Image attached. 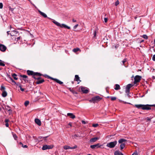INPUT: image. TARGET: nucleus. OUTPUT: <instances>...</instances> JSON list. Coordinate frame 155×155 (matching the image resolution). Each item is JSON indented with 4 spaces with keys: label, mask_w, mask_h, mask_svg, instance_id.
Returning <instances> with one entry per match:
<instances>
[{
    "label": "nucleus",
    "mask_w": 155,
    "mask_h": 155,
    "mask_svg": "<svg viewBox=\"0 0 155 155\" xmlns=\"http://www.w3.org/2000/svg\"><path fill=\"white\" fill-rule=\"evenodd\" d=\"M101 99V98L99 96H97L92 97L91 99L89 100V101L90 103H95L96 102L99 101Z\"/></svg>",
    "instance_id": "1"
},
{
    "label": "nucleus",
    "mask_w": 155,
    "mask_h": 155,
    "mask_svg": "<svg viewBox=\"0 0 155 155\" xmlns=\"http://www.w3.org/2000/svg\"><path fill=\"white\" fill-rule=\"evenodd\" d=\"M27 73L28 75L34 76V75H38L40 76L42 75V74L40 73L34 72L33 71L29 70L27 71Z\"/></svg>",
    "instance_id": "2"
},
{
    "label": "nucleus",
    "mask_w": 155,
    "mask_h": 155,
    "mask_svg": "<svg viewBox=\"0 0 155 155\" xmlns=\"http://www.w3.org/2000/svg\"><path fill=\"white\" fill-rule=\"evenodd\" d=\"M117 143V141L115 140L113 142H111L109 143H108L106 146L110 148H113L115 147Z\"/></svg>",
    "instance_id": "3"
},
{
    "label": "nucleus",
    "mask_w": 155,
    "mask_h": 155,
    "mask_svg": "<svg viewBox=\"0 0 155 155\" xmlns=\"http://www.w3.org/2000/svg\"><path fill=\"white\" fill-rule=\"evenodd\" d=\"M150 107H155V104L149 105L146 104L143 105L142 109L143 110H150L151 109Z\"/></svg>",
    "instance_id": "4"
},
{
    "label": "nucleus",
    "mask_w": 155,
    "mask_h": 155,
    "mask_svg": "<svg viewBox=\"0 0 155 155\" xmlns=\"http://www.w3.org/2000/svg\"><path fill=\"white\" fill-rule=\"evenodd\" d=\"M141 78L142 77L141 76L138 75H136L134 78V84H136L137 83L139 82L141 80Z\"/></svg>",
    "instance_id": "5"
},
{
    "label": "nucleus",
    "mask_w": 155,
    "mask_h": 155,
    "mask_svg": "<svg viewBox=\"0 0 155 155\" xmlns=\"http://www.w3.org/2000/svg\"><path fill=\"white\" fill-rule=\"evenodd\" d=\"M133 85L132 84H127L125 88V92L130 93V89Z\"/></svg>",
    "instance_id": "6"
},
{
    "label": "nucleus",
    "mask_w": 155,
    "mask_h": 155,
    "mask_svg": "<svg viewBox=\"0 0 155 155\" xmlns=\"http://www.w3.org/2000/svg\"><path fill=\"white\" fill-rule=\"evenodd\" d=\"M102 145H100L99 143H98L96 144L92 145L90 146V147L92 149L98 148L101 147Z\"/></svg>",
    "instance_id": "7"
},
{
    "label": "nucleus",
    "mask_w": 155,
    "mask_h": 155,
    "mask_svg": "<svg viewBox=\"0 0 155 155\" xmlns=\"http://www.w3.org/2000/svg\"><path fill=\"white\" fill-rule=\"evenodd\" d=\"M7 48L6 47L3 45L0 44V50L2 52L5 51Z\"/></svg>",
    "instance_id": "8"
},
{
    "label": "nucleus",
    "mask_w": 155,
    "mask_h": 155,
    "mask_svg": "<svg viewBox=\"0 0 155 155\" xmlns=\"http://www.w3.org/2000/svg\"><path fill=\"white\" fill-rule=\"evenodd\" d=\"M81 91L83 92V93L84 94H87L88 92V90L87 89H85V87L81 86Z\"/></svg>",
    "instance_id": "9"
},
{
    "label": "nucleus",
    "mask_w": 155,
    "mask_h": 155,
    "mask_svg": "<svg viewBox=\"0 0 155 155\" xmlns=\"http://www.w3.org/2000/svg\"><path fill=\"white\" fill-rule=\"evenodd\" d=\"M38 12H39V13L43 17H44V18H47V15L45 14L44 12H42L41 11H40V10H38ZM48 18L49 19H51V18L48 17Z\"/></svg>",
    "instance_id": "10"
},
{
    "label": "nucleus",
    "mask_w": 155,
    "mask_h": 155,
    "mask_svg": "<svg viewBox=\"0 0 155 155\" xmlns=\"http://www.w3.org/2000/svg\"><path fill=\"white\" fill-rule=\"evenodd\" d=\"M10 108L11 107L8 106H6L5 107V109L8 111L9 114L12 113V110H11Z\"/></svg>",
    "instance_id": "11"
},
{
    "label": "nucleus",
    "mask_w": 155,
    "mask_h": 155,
    "mask_svg": "<svg viewBox=\"0 0 155 155\" xmlns=\"http://www.w3.org/2000/svg\"><path fill=\"white\" fill-rule=\"evenodd\" d=\"M35 123L37 124L38 125L40 126L41 125V122L40 120L38 119H35Z\"/></svg>",
    "instance_id": "12"
},
{
    "label": "nucleus",
    "mask_w": 155,
    "mask_h": 155,
    "mask_svg": "<svg viewBox=\"0 0 155 155\" xmlns=\"http://www.w3.org/2000/svg\"><path fill=\"white\" fill-rule=\"evenodd\" d=\"M99 139V138L97 137H95L91 138L90 140V141L91 142H96L97 140Z\"/></svg>",
    "instance_id": "13"
},
{
    "label": "nucleus",
    "mask_w": 155,
    "mask_h": 155,
    "mask_svg": "<svg viewBox=\"0 0 155 155\" xmlns=\"http://www.w3.org/2000/svg\"><path fill=\"white\" fill-rule=\"evenodd\" d=\"M59 27H60L61 28H67L68 29H70L71 28L70 27L64 24H62L61 25V26H60Z\"/></svg>",
    "instance_id": "14"
},
{
    "label": "nucleus",
    "mask_w": 155,
    "mask_h": 155,
    "mask_svg": "<svg viewBox=\"0 0 155 155\" xmlns=\"http://www.w3.org/2000/svg\"><path fill=\"white\" fill-rule=\"evenodd\" d=\"M67 116H69L70 118L72 119H74L75 118V116L72 113H68L67 114Z\"/></svg>",
    "instance_id": "15"
},
{
    "label": "nucleus",
    "mask_w": 155,
    "mask_h": 155,
    "mask_svg": "<svg viewBox=\"0 0 155 155\" xmlns=\"http://www.w3.org/2000/svg\"><path fill=\"white\" fill-rule=\"evenodd\" d=\"M143 104H135L134 106L137 108L138 109H142Z\"/></svg>",
    "instance_id": "16"
},
{
    "label": "nucleus",
    "mask_w": 155,
    "mask_h": 155,
    "mask_svg": "<svg viewBox=\"0 0 155 155\" xmlns=\"http://www.w3.org/2000/svg\"><path fill=\"white\" fill-rule=\"evenodd\" d=\"M127 141L126 140L124 139H120L118 141V143H123Z\"/></svg>",
    "instance_id": "17"
},
{
    "label": "nucleus",
    "mask_w": 155,
    "mask_h": 155,
    "mask_svg": "<svg viewBox=\"0 0 155 155\" xmlns=\"http://www.w3.org/2000/svg\"><path fill=\"white\" fill-rule=\"evenodd\" d=\"M114 155H124L122 153L119 151H116L115 152Z\"/></svg>",
    "instance_id": "18"
},
{
    "label": "nucleus",
    "mask_w": 155,
    "mask_h": 155,
    "mask_svg": "<svg viewBox=\"0 0 155 155\" xmlns=\"http://www.w3.org/2000/svg\"><path fill=\"white\" fill-rule=\"evenodd\" d=\"M45 76L46 78H48L51 79V80L55 81V82L56 81V80H57V79H56V78H53L50 77V76H49L48 75H45Z\"/></svg>",
    "instance_id": "19"
},
{
    "label": "nucleus",
    "mask_w": 155,
    "mask_h": 155,
    "mask_svg": "<svg viewBox=\"0 0 155 155\" xmlns=\"http://www.w3.org/2000/svg\"><path fill=\"white\" fill-rule=\"evenodd\" d=\"M115 87L114 88L116 90H118L120 89V86L118 84H115Z\"/></svg>",
    "instance_id": "20"
},
{
    "label": "nucleus",
    "mask_w": 155,
    "mask_h": 155,
    "mask_svg": "<svg viewBox=\"0 0 155 155\" xmlns=\"http://www.w3.org/2000/svg\"><path fill=\"white\" fill-rule=\"evenodd\" d=\"M80 78L79 77L78 75H76L75 76V78L74 81H81L79 80Z\"/></svg>",
    "instance_id": "21"
},
{
    "label": "nucleus",
    "mask_w": 155,
    "mask_h": 155,
    "mask_svg": "<svg viewBox=\"0 0 155 155\" xmlns=\"http://www.w3.org/2000/svg\"><path fill=\"white\" fill-rule=\"evenodd\" d=\"M53 21H52V22L54 23L55 25H56L57 26H58L59 27L60 26H61V24L59 23V22L56 21L55 20H53Z\"/></svg>",
    "instance_id": "22"
},
{
    "label": "nucleus",
    "mask_w": 155,
    "mask_h": 155,
    "mask_svg": "<svg viewBox=\"0 0 155 155\" xmlns=\"http://www.w3.org/2000/svg\"><path fill=\"white\" fill-rule=\"evenodd\" d=\"M68 89L73 94H77L78 93L75 91L73 90L71 88H68Z\"/></svg>",
    "instance_id": "23"
},
{
    "label": "nucleus",
    "mask_w": 155,
    "mask_h": 155,
    "mask_svg": "<svg viewBox=\"0 0 155 155\" xmlns=\"http://www.w3.org/2000/svg\"><path fill=\"white\" fill-rule=\"evenodd\" d=\"M44 81L45 80H44V79H42L41 80H38V81H36V83L37 84H39L44 82Z\"/></svg>",
    "instance_id": "24"
},
{
    "label": "nucleus",
    "mask_w": 155,
    "mask_h": 155,
    "mask_svg": "<svg viewBox=\"0 0 155 155\" xmlns=\"http://www.w3.org/2000/svg\"><path fill=\"white\" fill-rule=\"evenodd\" d=\"M7 95V93L6 91H4L2 92V96L3 97H5Z\"/></svg>",
    "instance_id": "25"
},
{
    "label": "nucleus",
    "mask_w": 155,
    "mask_h": 155,
    "mask_svg": "<svg viewBox=\"0 0 155 155\" xmlns=\"http://www.w3.org/2000/svg\"><path fill=\"white\" fill-rule=\"evenodd\" d=\"M42 149L43 150H45L48 149V145H45L43 146Z\"/></svg>",
    "instance_id": "26"
},
{
    "label": "nucleus",
    "mask_w": 155,
    "mask_h": 155,
    "mask_svg": "<svg viewBox=\"0 0 155 155\" xmlns=\"http://www.w3.org/2000/svg\"><path fill=\"white\" fill-rule=\"evenodd\" d=\"M71 147L67 146V145H65L63 147V148L65 150H68V149H71Z\"/></svg>",
    "instance_id": "27"
},
{
    "label": "nucleus",
    "mask_w": 155,
    "mask_h": 155,
    "mask_svg": "<svg viewBox=\"0 0 155 155\" xmlns=\"http://www.w3.org/2000/svg\"><path fill=\"white\" fill-rule=\"evenodd\" d=\"M9 79H10V81H11L12 83H14V85H15L16 84V82L12 78L10 77L9 78Z\"/></svg>",
    "instance_id": "28"
},
{
    "label": "nucleus",
    "mask_w": 155,
    "mask_h": 155,
    "mask_svg": "<svg viewBox=\"0 0 155 155\" xmlns=\"http://www.w3.org/2000/svg\"><path fill=\"white\" fill-rule=\"evenodd\" d=\"M12 76L13 77L14 79L15 80H17L18 78H16V77L17 76V75L15 73H14L12 75Z\"/></svg>",
    "instance_id": "29"
},
{
    "label": "nucleus",
    "mask_w": 155,
    "mask_h": 155,
    "mask_svg": "<svg viewBox=\"0 0 155 155\" xmlns=\"http://www.w3.org/2000/svg\"><path fill=\"white\" fill-rule=\"evenodd\" d=\"M135 12L137 13H139L140 12V9L139 8H135L134 9Z\"/></svg>",
    "instance_id": "30"
},
{
    "label": "nucleus",
    "mask_w": 155,
    "mask_h": 155,
    "mask_svg": "<svg viewBox=\"0 0 155 155\" xmlns=\"http://www.w3.org/2000/svg\"><path fill=\"white\" fill-rule=\"evenodd\" d=\"M19 144L20 145H21V146L24 148H26L28 147V146H27V145H24L23 143H22L21 142H20L19 143Z\"/></svg>",
    "instance_id": "31"
},
{
    "label": "nucleus",
    "mask_w": 155,
    "mask_h": 155,
    "mask_svg": "<svg viewBox=\"0 0 155 155\" xmlns=\"http://www.w3.org/2000/svg\"><path fill=\"white\" fill-rule=\"evenodd\" d=\"M5 87L3 86V85H2L1 87L0 90L3 92V91H5Z\"/></svg>",
    "instance_id": "32"
},
{
    "label": "nucleus",
    "mask_w": 155,
    "mask_h": 155,
    "mask_svg": "<svg viewBox=\"0 0 155 155\" xmlns=\"http://www.w3.org/2000/svg\"><path fill=\"white\" fill-rule=\"evenodd\" d=\"M54 146L53 145H48V149H52L53 148Z\"/></svg>",
    "instance_id": "33"
},
{
    "label": "nucleus",
    "mask_w": 155,
    "mask_h": 155,
    "mask_svg": "<svg viewBox=\"0 0 155 155\" xmlns=\"http://www.w3.org/2000/svg\"><path fill=\"white\" fill-rule=\"evenodd\" d=\"M124 143H122L120 145V148L121 150H122L125 147Z\"/></svg>",
    "instance_id": "34"
},
{
    "label": "nucleus",
    "mask_w": 155,
    "mask_h": 155,
    "mask_svg": "<svg viewBox=\"0 0 155 155\" xmlns=\"http://www.w3.org/2000/svg\"><path fill=\"white\" fill-rule=\"evenodd\" d=\"M79 50H80V49L79 48H77L74 49L73 50V52H77L78 51H79Z\"/></svg>",
    "instance_id": "35"
},
{
    "label": "nucleus",
    "mask_w": 155,
    "mask_h": 155,
    "mask_svg": "<svg viewBox=\"0 0 155 155\" xmlns=\"http://www.w3.org/2000/svg\"><path fill=\"white\" fill-rule=\"evenodd\" d=\"M56 82L60 84H61L63 83V82H62L59 81V80L58 79H57Z\"/></svg>",
    "instance_id": "36"
},
{
    "label": "nucleus",
    "mask_w": 155,
    "mask_h": 155,
    "mask_svg": "<svg viewBox=\"0 0 155 155\" xmlns=\"http://www.w3.org/2000/svg\"><path fill=\"white\" fill-rule=\"evenodd\" d=\"M20 77L24 78H27L28 77L27 76L25 75H20Z\"/></svg>",
    "instance_id": "37"
},
{
    "label": "nucleus",
    "mask_w": 155,
    "mask_h": 155,
    "mask_svg": "<svg viewBox=\"0 0 155 155\" xmlns=\"http://www.w3.org/2000/svg\"><path fill=\"white\" fill-rule=\"evenodd\" d=\"M80 136L78 134H74L72 136V137L74 138H76L77 137H79Z\"/></svg>",
    "instance_id": "38"
},
{
    "label": "nucleus",
    "mask_w": 155,
    "mask_h": 155,
    "mask_svg": "<svg viewBox=\"0 0 155 155\" xmlns=\"http://www.w3.org/2000/svg\"><path fill=\"white\" fill-rule=\"evenodd\" d=\"M13 137L15 140H17V136L15 134H13Z\"/></svg>",
    "instance_id": "39"
},
{
    "label": "nucleus",
    "mask_w": 155,
    "mask_h": 155,
    "mask_svg": "<svg viewBox=\"0 0 155 155\" xmlns=\"http://www.w3.org/2000/svg\"><path fill=\"white\" fill-rule=\"evenodd\" d=\"M142 37L146 39H147L148 38V37L146 35H143Z\"/></svg>",
    "instance_id": "40"
},
{
    "label": "nucleus",
    "mask_w": 155,
    "mask_h": 155,
    "mask_svg": "<svg viewBox=\"0 0 155 155\" xmlns=\"http://www.w3.org/2000/svg\"><path fill=\"white\" fill-rule=\"evenodd\" d=\"M116 97H111V100L112 101H114L116 100Z\"/></svg>",
    "instance_id": "41"
},
{
    "label": "nucleus",
    "mask_w": 155,
    "mask_h": 155,
    "mask_svg": "<svg viewBox=\"0 0 155 155\" xmlns=\"http://www.w3.org/2000/svg\"><path fill=\"white\" fill-rule=\"evenodd\" d=\"M29 104V102L28 101H26L25 102V106H27Z\"/></svg>",
    "instance_id": "42"
},
{
    "label": "nucleus",
    "mask_w": 155,
    "mask_h": 155,
    "mask_svg": "<svg viewBox=\"0 0 155 155\" xmlns=\"http://www.w3.org/2000/svg\"><path fill=\"white\" fill-rule=\"evenodd\" d=\"M19 87H20V90L22 91H24V89L22 88L21 87V84H19Z\"/></svg>",
    "instance_id": "43"
},
{
    "label": "nucleus",
    "mask_w": 155,
    "mask_h": 155,
    "mask_svg": "<svg viewBox=\"0 0 155 155\" xmlns=\"http://www.w3.org/2000/svg\"><path fill=\"white\" fill-rule=\"evenodd\" d=\"M4 62L3 61V62H0V66H5V64L4 63Z\"/></svg>",
    "instance_id": "44"
},
{
    "label": "nucleus",
    "mask_w": 155,
    "mask_h": 155,
    "mask_svg": "<svg viewBox=\"0 0 155 155\" xmlns=\"http://www.w3.org/2000/svg\"><path fill=\"white\" fill-rule=\"evenodd\" d=\"M47 137H42L41 136H39L38 137V138L41 139L42 138L43 139L45 140V139Z\"/></svg>",
    "instance_id": "45"
},
{
    "label": "nucleus",
    "mask_w": 155,
    "mask_h": 155,
    "mask_svg": "<svg viewBox=\"0 0 155 155\" xmlns=\"http://www.w3.org/2000/svg\"><path fill=\"white\" fill-rule=\"evenodd\" d=\"M127 59H124L122 61V63H123V64L124 65H124L125 63L127 61Z\"/></svg>",
    "instance_id": "46"
},
{
    "label": "nucleus",
    "mask_w": 155,
    "mask_h": 155,
    "mask_svg": "<svg viewBox=\"0 0 155 155\" xmlns=\"http://www.w3.org/2000/svg\"><path fill=\"white\" fill-rule=\"evenodd\" d=\"M119 4V2L118 0H117L115 3V5L116 6H117Z\"/></svg>",
    "instance_id": "47"
},
{
    "label": "nucleus",
    "mask_w": 155,
    "mask_h": 155,
    "mask_svg": "<svg viewBox=\"0 0 155 155\" xmlns=\"http://www.w3.org/2000/svg\"><path fill=\"white\" fill-rule=\"evenodd\" d=\"M32 76V77L35 80L37 79V78L36 77V76H39V75H34V76Z\"/></svg>",
    "instance_id": "48"
},
{
    "label": "nucleus",
    "mask_w": 155,
    "mask_h": 155,
    "mask_svg": "<svg viewBox=\"0 0 155 155\" xmlns=\"http://www.w3.org/2000/svg\"><path fill=\"white\" fill-rule=\"evenodd\" d=\"M98 125V124H93L92 125V126L93 127H97Z\"/></svg>",
    "instance_id": "49"
},
{
    "label": "nucleus",
    "mask_w": 155,
    "mask_h": 155,
    "mask_svg": "<svg viewBox=\"0 0 155 155\" xmlns=\"http://www.w3.org/2000/svg\"><path fill=\"white\" fill-rule=\"evenodd\" d=\"M119 101H121V102H123L125 104H131L130 103H128V102H125V101H121V100H119Z\"/></svg>",
    "instance_id": "50"
},
{
    "label": "nucleus",
    "mask_w": 155,
    "mask_h": 155,
    "mask_svg": "<svg viewBox=\"0 0 155 155\" xmlns=\"http://www.w3.org/2000/svg\"><path fill=\"white\" fill-rule=\"evenodd\" d=\"M3 5L2 3H0V8H3Z\"/></svg>",
    "instance_id": "51"
},
{
    "label": "nucleus",
    "mask_w": 155,
    "mask_h": 155,
    "mask_svg": "<svg viewBox=\"0 0 155 155\" xmlns=\"http://www.w3.org/2000/svg\"><path fill=\"white\" fill-rule=\"evenodd\" d=\"M77 147V145H75L73 147H71V149H76Z\"/></svg>",
    "instance_id": "52"
},
{
    "label": "nucleus",
    "mask_w": 155,
    "mask_h": 155,
    "mask_svg": "<svg viewBox=\"0 0 155 155\" xmlns=\"http://www.w3.org/2000/svg\"><path fill=\"white\" fill-rule=\"evenodd\" d=\"M9 8V10L11 11L12 12L13 11V10H14V9L13 8H11V7H8Z\"/></svg>",
    "instance_id": "53"
},
{
    "label": "nucleus",
    "mask_w": 155,
    "mask_h": 155,
    "mask_svg": "<svg viewBox=\"0 0 155 155\" xmlns=\"http://www.w3.org/2000/svg\"><path fill=\"white\" fill-rule=\"evenodd\" d=\"M152 60L153 61H155V54L152 57Z\"/></svg>",
    "instance_id": "54"
},
{
    "label": "nucleus",
    "mask_w": 155,
    "mask_h": 155,
    "mask_svg": "<svg viewBox=\"0 0 155 155\" xmlns=\"http://www.w3.org/2000/svg\"><path fill=\"white\" fill-rule=\"evenodd\" d=\"M96 31H94V37L96 36Z\"/></svg>",
    "instance_id": "55"
},
{
    "label": "nucleus",
    "mask_w": 155,
    "mask_h": 155,
    "mask_svg": "<svg viewBox=\"0 0 155 155\" xmlns=\"http://www.w3.org/2000/svg\"><path fill=\"white\" fill-rule=\"evenodd\" d=\"M104 21L105 23L107 22V18H104Z\"/></svg>",
    "instance_id": "56"
},
{
    "label": "nucleus",
    "mask_w": 155,
    "mask_h": 155,
    "mask_svg": "<svg viewBox=\"0 0 155 155\" xmlns=\"http://www.w3.org/2000/svg\"><path fill=\"white\" fill-rule=\"evenodd\" d=\"M78 24H77L74 25V28L75 29H76L78 26Z\"/></svg>",
    "instance_id": "57"
},
{
    "label": "nucleus",
    "mask_w": 155,
    "mask_h": 155,
    "mask_svg": "<svg viewBox=\"0 0 155 155\" xmlns=\"http://www.w3.org/2000/svg\"><path fill=\"white\" fill-rule=\"evenodd\" d=\"M9 121V120L8 119H5V123H8Z\"/></svg>",
    "instance_id": "58"
},
{
    "label": "nucleus",
    "mask_w": 155,
    "mask_h": 155,
    "mask_svg": "<svg viewBox=\"0 0 155 155\" xmlns=\"http://www.w3.org/2000/svg\"><path fill=\"white\" fill-rule=\"evenodd\" d=\"M81 122L83 124H85L86 123V122L85 121L83 120H82L81 121Z\"/></svg>",
    "instance_id": "59"
},
{
    "label": "nucleus",
    "mask_w": 155,
    "mask_h": 155,
    "mask_svg": "<svg viewBox=\"0 0 155 155\" xmlns=\"http://www.w3.org/2000/svg\"><path fill=\"white\" fill-rule=\"evenodd\" d=\"M126 93L127 94V96L129 98H130V94H129L130 93L127 92V93Z\"/></svg>",
    "instance_id": "60"
},
{
    "label": "nucleus",
    "mask_w": 155,
    "mask_h": 155,
    "mask_svg": "<svg viewBox=\"0 0 155 155\" xmlns=\"http://www.w3.org/2000/svg\"><path fill=\"white\" fill-rule=\"evenodd\" d=\"M9 32H10V31H7V34L8 35H9V34H10V35H11V36H12V35L11 34V33H10H10H9Z\"/></svg>",
    "instance_id": "61"
},
{
    "label": "nucleus",
    "mask_w": 155,
    "mask_h": 155,
    "mask_svg": "<svg viewBox=\"0 0 155 155\" xmlns=\"http://www.w3.org/2000/svg\"><path fill=\"white\" fill-rule=\"evenodd\" d=\"M5 125L6 127H8L9 126V124L8 123H6Z\"/></svg>",
    "instance_id": "62"
},
{
    "label": "nucleus",
    "mask_w": 155,
    "mask_h": 155,
    "mask_svg": "<svg viewBox=\"0 0 155 155\" xmlns=\"http://www.w3.org/2000/svg\"><path fill=\"white\" fill-rule=\"evenodd\" d=\"M21 38V37L20 36H19L17 38V41H19L20 40V38Z\"/></svg>",
    "instance_id": "63"
},
{
    "label": "nucleus",
    "mask_w": 155,
    "mask_h": 155,
    "mask_svg": "<svg viewBox=\"0 0 155 155\" xmlns=\"http://www.w3.org/2000/svg\"><path fill=\"white\" fill-rule=\"evenodd\" d=\"M23 80L25 82H28V80H26V79H23Z\"/></svg>",
    "instance_id": "64"
}]
</instances>
